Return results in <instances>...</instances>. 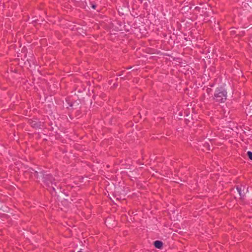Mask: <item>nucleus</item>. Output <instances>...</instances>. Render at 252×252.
Masks as SVG:
<instances>
[{
    "mask_svg": "<svg viewBox=\"0 0 252 252\" xmlns=\"http://www.w3.org/2000/svg\"><path fill=\"white\" fill-rule=\"evenodd\" d=\"M42 178L43 181L46 184V185L48 187L51 186V189L53 191L55 190V187L53 186L54 185L55 187H57V181H60L61 180L59 178V177H56V178H54L52 175L48 174H42Z\"/></svg>",
    "mask_w": 252,
    "mask_h": 252,
    "instance_id": "nucleus-1",
    "label": "nucleus"
},
{
    "mask_svg": "<svg viewBox=\"0 0 252 252\" xmlns=\"http://www.w3.org/2000/svg\"><path fill=\"white\" fill-rule=\"evenodd\" d=\"M31 125L32 127H38V125H37L35 122L34 121H32V123H31Z\"/></svg>",
    "mask_w": 252,
    "mask_h": 252,
    "instance_id": "nucleus-5",
    "label": "nucleus"
},
{
    "mask_svg": "<svg viewBox=\"0 0 252 252\" xmlns=\"http://www.w3.org/2000/svg\"><path fill=\"white\" fill-rule=\"evenodd\" d=\"M34 175V176H38V172L37 171H34V172L33 173Z\"/></svg>",
    "mask_w": 252,
    "mask_h": 252,
    "instance_id": "nucleus-7",
    "label": "nucleus"
},
{
    "mask_svg": "<svg viewBox=\"0 0 252 252\" xmlns=\"http://www.w3.org/2000/svg\"><path fill=\"white\" fill-rule=\"evenodd\" d=\"M163 243L160 241H156L154 242V246L156 248L161 249L162 247Z\"/></svg>",
    "mask_w": 252,
    "mask_h": 252,
    "instance_id": "nucleus-3",
    "label": "nucleus"
},
{
    "mask_svg": "<svg viewBox=\"0 0 252 252\" xmlns=\"http://www.w3.org/2000/svg\"><path fill=\"white\" fill-rule=\"evenodd\" d=\"M227 93L222 88H217L214 93V99L217 102H224L226 99Z\"/></svg>",
    "mask_w": 252,
    "mask_h": 252,
    "instance_id": "nucleus-2",
    "label": "nucleus"
},
{
    "mask_svg": "<svg viewBox=\"0 0 252 252\" xmlns=\"http://www.w3.org/2000/svg\"><path fill=\"white\" fill-rule=\"evenodd\" d=\"M95 6H95V5H94V4H92V7L93 8H94V9H95Z\"/></svg>",
    "mask_w": 252,
    "mask_h": 252,
    "instance_id": "nucleus-8",
    "label": "nucleus"
},
{
    "mask_svg": "<svg viewBox=\"0 0 252 252\" xmlns=\"http://www.w3.org/2000/svg\"><path fill=\"white\" fill-rule=\"evenodd\" d=\"M251 107H252V105Z\"/></svg>",
    "mask_w": 252,
    "mask_h": 252,
    "instance_id": "nucleus-9",
    "label": "nucleus"
},
{
    "mask_svg": "<svg viewBox=\"0 0 252 252\" xmlns=\"http://www.w3.org/2000/svg\"><path fill=\"white\" fill-rule=\"evenodd\" d=\"M247 155H248L249 158L250 159L252 160V152H251L250 151H248L247 152Z\"/></svg>",
    "mask_w": 252,
    "mask_h": 252,
    "instance_id": "nucleus-6",
    "label": "nucleus"
},
{
    "mask_svg": "<svg viewBox=\"0 0 252 252\" xmlns=\"http://www.w3.org/2000/svg\"><path fill=\"white\" fill-rule=\"evenodd\" d=\"M236 189L240 196L242 197L244 196V194H243L242 193V189L241 187H237Z\"/></svg>",
    "mask_w": 252,
    "mask_h": 252,
    "instance_id": "nucleus-4",
    "label": "nucleus"
}]
</instances>
